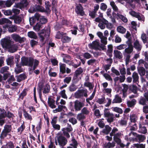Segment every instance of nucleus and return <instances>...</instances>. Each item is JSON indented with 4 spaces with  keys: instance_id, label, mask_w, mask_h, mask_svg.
I'll use <instances>...</instances> for the list:
<instances>
[{
    "instance_id": "1",
    "label": "nucleus",
    "mask_w": 148,
    "mask_h": 148,
    "mask_svg": "<svg viewBox=\"0 0 148 148\" xmlns=\"http://www.w3.org/2000/svg\"><path fill=\"white\" fill-rule=\"evenodd\" d=\"M111 132L110 134V135L111 136H113V140L116 143H119L121 141L120 138L123 134L121 132H118V130L116 127H114L111 130Z\"/></svg>"
},
{
    "instance_id": "2",
    "label": "nucleus",
    "mask_w": 148,
    "mask_h": 148,
    "mask_svg": "<svg viewBox=\"0 0 148 148\" xmlns=\"http://www.w3.org/2000/svg\"><path fill=\"white\" fill-rule=\"evenodd\" d=\"M133 47L132 45H129L128 47L126 48L123 52L124 56L125 58V61L126 64H127L130 61L131 56V54L133 51Z\"/></svg>"
},
{
    "instance_id": "3",
    "label": "nucleus",
    "mask_w": 148,
    "mask_h": 148,
    "mask_svg": "<svg viewBox=\"0 0 148 148\" xmlns=\"http://www.w3.org/2000/svg\"><path fill=\"white\" fill-rule=\"evenodd\" d=\"M106 27L109 29H111L114 27L113 25L104 18H102V22L99 23L98 26L101 29H104Z\"/></svg>"
},
{
    "instance_id": "4",
    "label": "nucleus",
    "mask_w": 148,
    "mask_h": 148,
    "mask_svg": "<svg viewBox=\"0 0 148 148\" xmlns=\"http://www.w3.org/2000/svg\"><path fill=\"white\" fill-rule=\"evenodd\" d=\"M88 46L91 49L99 50L104 49V47L100 45L99 42L97 40L94 41L92 43H90Z\"/></svg>"
},
{
    "instance_id": "5",
    "label": "nucleus",
    "mask_w": 148,
    "mask_h": 148,
    "mask_svg": "<svg viewBox=\"0 0 148 148\" xmlns=\"http://www.w3.org/2000/svg\"><path fill=\"white\" fill-rule=\"evenodd\" d=\"M56 139L58 145L62 147V148L67 143V139L61 135H58L56 136Z\"/></svg>"
},
{
    "instance_id": "6",
    "label": "nucleus",
    "mask_w": 148,
    "mask_h": 148,
    "mask_svg": "<svg viewBox=\"0 0 148 148\" xmlns=\"http://www.w3.org/2000/svg\"><path fill=\"white\" fill-rule=\"evenodd\" d=\"M12 127L11 125H5L4 127V129L2 132L0 136V137L4 138L6 137L8 134L11 131Z\"/></svg>"
},
{
    "instance_id": "7",
    "label": "nucleus",
    "mask_w": 148,
    "mask_h": 148,
    "mask_svg": "<svg viewBox=\"0 0 148 148\" xmlns=\"http://www.w3.org/2000/svg\"><path fill=\"white\" fill-rule=\"evenodd\" d=\"M12 41L9 37H7L1 40V43L3 47L7 49L9 47L11 44Z\"/></svg>"
},
{
    "instance_id": "8",
    "label": "nucleus",
    "mask_w": 148,
    "mask_h": 148,
    "mask_svg": "<svg viewBox=\"0 0 148 148\" xmlns=\"http://www.w3.org/2000/svg\"><path fill=\"white\" fill-rule=\"evenodd\" d=\"M38 34L40 40L43 42L46 38H47L49 37L50 33L49 31L47 32L44 29H42Z\"/></svg>"
},
{
    "instance_id": "9",
    "label": "nucleus",
    "mask_w": 148,
    "mask_h": 148,
    "mask_svg": "<svg viewBox=\"0 0 148 148\" xmlns=\"http://www.w3.org/2000/svg\"><path fill=\"white\" fill-rule=\"evenodd\" d=\"M87 92L88 91L86 89L79 90L75 93V96L77 98H79L83 96L87 97L88 96Z\"/></svg>"
},
{
    "instance_id": "10",
    "label": "nucleus",
    "mask_w": 148,
    "mask_h": 148,
    "mask_svg": "<svg viewBox=\"0 0 148 148\" xmlns=\"http://www.w3.org/2000/svg\"><path fill=\"white\" fill-rule=\"evenodd\" d=\"M12 39L16 42H18L20 43H22L26 40V39L24 37H21L19 35L13 34L11 35Z\"/></svg>"
},
{
    "instance_id": "11",
    "label": "nucleus",
    "mask_w": 148,
    "mask_h": 148,
    "mask_svg": "<svg viewBox=\"0 0 148 148\" xmlns=\"http://www.w3.org/2000/svg\"><path fill=\"white\" fill-rule=\"evenodd\" d=\"M84 105L83 102L80 101L78 100H76L74 103V107L75 111L77 112L80 111Z\"/></svg>"
},
{
    "instance_id": "12",
    "label": "nucleus",
    "mask_w": 148,
    "mask_h": 148,
    "mask_svg": "<svg viewBox=\"0 0 148 148\" xmlns=\"http://www.w3.org/2000/svg\"><path fill=\"white\" fill-rule=\"evenodd\" d=\"M28 11L29 12L32 13L36 11L43 12L44 11V8L41 6L36 5L34 7H30Z\"/></svg>"
},
{
    "instance_id": "13",
    "label": "nucleus",
    "mask_w": 148,
    "mask_h": 148,
    "mask_svg": "<svg viewBox=\"0 0 148 148\" xmlns=\"http://www.w3.org/2000/svg\"><path fill=\"white\" fill-rule=\"evenodd\" d=\"M42 88H43V93H47L49 92L50 90V87L49 85L47 84L45 86L42 87V86L40 85L39 86L38 88V92L40 95H41V90Z\"/></svg>"
},
{
    "instance_id": "14",
    "label": "nucleus",
    "mask_w": 148,
    "mask_h": 148,
    "mask_svg": "<svg viewBox=\"0 0 148 148\" xmlns=\"http://www.w3.org/2000/svg\"><path fill=\"white\" fill-rule=\"evenodd\" d=\"M28 5V2L27 0H22L19 3L16 4L14 7L20 9L26 7Z\"/></svg>"
},
{
    "instance_id": "15",
    "label": "nucleus",
    "mask_w": 148,
    "mask_h": 148,
    "mask_svg": "<svg viewBox=\"0 0 148 148\" xmlns=\"http://www.w3.org/2000/svg\"><path fill=\"white\" fill-rule=\"evenodd\" d=\"M130 14L132 16L137 18L138 20L144 21L145 20L144 16L141 14L132 11L129 12Z\"/></svg>"
},
{
    "instance_id": "16",
    "label": "nucleus",
    "mask_w": 148,
    "mask_h": 148,
    "mask_svg": "<svg viewBox=\"0 0 148 148\" xmlns=\"http://www.w3.org/2000/svg\"><path fill=\"white\" fill-rule=\"evenodd\" d=\"M19 61V59L17 58L16 61V67L15 69V71L17 74L23 71V69L21 68V64H19L18 62Z\"/></svg>"
},
{
    "instance_id": "17",
    "label": "nucleus",
    "mask_w": 148,
    "mask_h": 148,
    "mask_svg": "<svg viewBox=\"0 0 148 148\" xmlns=\"http://www.w3.org/2000/svg\"><path fill=\"white\" fill-rule=\"evenodd\" d=\"M75 12L77 13L82 16H83L84 14L83 7L80 4H78L76 6Z\"/></svg>"
},
{
    "instance_id": "18",
    "label": "nucleus",
    "mask_w": 148,
    "mask_h": 148,
    "mask_svg": "<svg viewBox=\"0 0 148 148\" xmlns=\"http://www.w3.org/2000/svg\"><path fill=\"white\" fill-rule=\"evenodd\" d=\"M133 45L134 47L138 51L141 50L142 47L138 40H136L134 41L133 43Z\"/></svg>"
},
{
    "instance_id": "19",
    "label": "nucleus",
    "mask_w": 148,
    "mask_h": 148,
    "mask_svg": "<svg viewBox=\"0 0 148 148\" xmlns=\"http://www.w3.org/2000/svg\"><path fill=\"white\" fill-rule=\"evenodd\" d=\"M8 51L11 53H14L16 51L17 49V47L15 44H12V43L7 48Z\"/></svg>"
},
{
    "instance_id": "20",
    "label": "nucleus",
    "mask_w": 148,
    "mask_h": 148,
    "mask_svg": "<svg viewBox=\"0 0 148 148\" xmlns=\"http://www.w3.org/2000/svg\"><path fill=\"white\" fill-rule=\"evenodd\" d=\"M78 145L77 141L74 139H72L71 142L67 148H77Z\"/></svg>"
},
{
    "instance_id": "21",
    "label": "nucleus",
    "mask_w": 148,
    "mask_h": 148,
    "mask_svg": "<svg viewBox=\"0 0 148 148\" xmlns=\"http://www.w3.org/2000/svg\"><path fill=\"white\" fill-rule=\"evenodd\" d=\"M62 57L63 58V60L64 62L69 65L71 64V59L69 56L66 54H63Z\"/></svg>"
},
{
    "instance_id": "22",
    "label": "nucleus",
    "mask_w": 148,
    "mask_h": 148,
    "mask_svg": "<svg viewBox=\"0 0 148 148\" xmlns=\"http://www.w3.org/2000/svg\"><path fill=\"white\" fill-rule=\"evenodd\" d=\"M86 116L81 112L78 113L76 117L77 119L79 121H81V124L83 123V120L86 118Z\"/></svg>"
},
{
    "instance_id": "23",
    "label": "nucleus",
    "mask_w": 148,
    "mask_h": 148,
    "mask_svg": "<svg viewBox=\"0 0 148 148\" xmlns=\"http://www.w3.org/2000/svg\"><path fill=\"white\" fill-rule=\"evenodd\" d=\"M14 57L13 56L9 57L6 60V61L8 65L11 66L14 64Z\"/></svg>"
},
{
    "instance_id": "24",
    "label": "nucleus",
    "mask_w": 148,
    "mask_h": 148,
    "mask_svg": "<svg viewBox=\"0 0 148 148\" xmlns=\"http://www.w3.org/2000/svg\"><path fill=\"white\" fill-rule=\"evenodd\" d=\"M111 130V127L108 125H106L105 127V128L103 129L102 132L103 133L107 135L110 133Z\"/></svg>"
},
{
    "instance_id": "25",
    "label": "nucleus",
    "mask_w": 148,
    "mask_h": 148,
    "mask_svg": "<svg viewBox=\"0 0 148 148\" xmlns=\"http://www.w3.org/2000/svg\"><path fill=\"white\" fill-rule=\"evenodd\" d=\"M122 101L121 98L119 97L118 95H116L115 97L113 100L112 102L113 103H120Z\"/></svg>"
},
{
    "instance_id": "26",
    "label": "nucleus",
    "mask_w": 148,
    "mask_h": 148,
    "mask_svg": "<svg viewBox=\"0 0 148 148\" xmlns=\"http://www.w3.org/2000/svg\"><path fill=\"white\" fill-rule=\"evenodd\" d=\"M115 142H108L104 144V147L105 148H112L114 147L115 145Z\"/></svg>"
},
{
    "instance_id": "27",
    "label": "nucleus",
    "mask_w": 148,
    "mask_h": 148,
    "mask_svg": "<svg viewBox=\"0 0 148 148\" xmlns=\"http://www.w3.org/2000/svg\"><path fill=\"white\" fill-rule=\"evenodd\" d=\"M114 54L116 58L120 59L123 58L122 53L118 50H114Z\"/></svg>"
},
{
    "instance_id": "28",
    "label": "nucleus",
    "mask_w": 148,
    "mask_h": 148,
    "mask_svg": "<svg viewBox=\"0 0 148 148\" xmlns=\"http://www.w3.org/2000/svg\"><path fill=\"white\" fill-rule=\"evenodd\" d=\"M23 115L26 120L31 121L32 119V116L25 110H23Z\"/></svg>"
},
{
    "instance_id": "29",
    "label": "nucleus",
    "mask_w": 148,
    "mask_h": 148,
    "mask_svg": "<svg viewBox=\"0 0 148 148\" xmlns=\"http://www.w3.org/2000/svg\"><path fill=\"white\" fill-rule=\"evenodd\" d=\"M136 100L133 99L131 101H127V104L129 107H132L134 106L136 103Z\"/></svg>"
},
{
    "instance_id": "30",
    "label": "nucleus",
    "mask_w": 148,
    "mask_h": 148,
    "mask_svg": "<svg viewBox=\"0 0 148 148\" xmlns=\"http://www.w3.org/2000/svg\"><path fill=\"white\" fill-rule=\"evenodd\" d=\"M1 3L5 5L6 7H10L13 4L14 1L12 0H8L5 1H4Z\"/></svg>"
},
{
    "instance_id": "31",
    "label": "nucleus",
    "mask_w": 148,
    "mask_h": 148,
    "mask_svg": "<svg viewBox=\"0 0 148 148\" xmlns=\"http://www.w3.org/2000/svg\"><path fill=\"white\" fill-rule=\"evenodd\" d=\"M132 77L133 78V82L137 83L138 82L139 76L137 73L136 72L133 73L132 75Z\"/></svg>"
},
{
    "instance_id": "32",
    "label": "nucleus",
    "mask_w": 148,
    "mask_h": 148,
    "mask_svg": "<svg viewBox=\"0 0 148 148\" xmlns=\"http://www.w3.org/2000/svg\"><path fill=\"white\" fill-rule=\"evenodd\" d=\"M28 57H23L21 58V64L22 66H27Z\"/></svg>"
},
{
    "instance_id": "33",
    "label": "nucleus",
    "mask_w": 148,
    "mask_h": 148,
    "mask_svg": "<svg viewBox=\"0 0 148 148\" xmlns=\"http://www.w3.org/2000/svg\"><path fill=\"white\" fill-rule=\"evenodd\" d=\"M27 35L29 37L31 38L36 39L37 38V36L36 34L33 31H30L27 33Z\"/></svg>"
},
{
    "instance_id": "34",
    "label": "nucleus",
    "mask_w": 148,
    "mask_h": 148,
    "mask_svg": "<svg viewBox=\"0 0 148 148\" xmlns=\"http://www.w3.org/2000/svg\"><path fill=\"white\" fill-rule=\"evenodd\" d=\"M59 65L60 72H62L63 74L65 73L66 71V65L61 63L59 64Z\"/></svg>"
},
{
    "instance_id": "35",
    "label": "nucleus",
    "mask_w": 148,
    "mask_h": 148,
    "mask_svg": "<svg viewBox=\"0 0 148 148\" xmlns=\"http://www.w3.org/2000/svg\"><path fill=\"white\" fill-rule=\"evenodd\" d=\"M138 118L137 116L134 114H130V120L131 123H134Z\"/></svg>"
},
{
    "instance_id": "36",
    "label": "nucleus",
    "mask_w": 148,
    "mask_h": 148,
    "mask_svg": "<svg viewBox=\"0 0 148 148\" xmlns=\"http://www.w3.org/2000/svg\"><path fill=\"white\" fill-rule=\"evenodd\" d=\"M108 50L107 53L110 57L112 56V51L113 47L112 45H109L108 46Z\"/></svg>"
},
{
    "instance_id": "37",
    "label": "nucleus",
    "mask_w": 148,
    "mask_h": 148,
    "mask_svg": "<svg viewBox=\"0 0 148 148\" xmlns=\"http://www.w3.org/2000/svg\"><path fill=\"white\" fill-rule=\"evenodd\" d=\"M5 23L11 24L12 23V22L7 18H3L0 19V24L2 25Z\"/></svg>"
},
{
    "instance_id": "38",
    "label": "nucleus",
    "mask_w": 148,
    "mask_h": 148,
    "mask_svg": "<svg viewBox=\"0 0 148 148\" xmlns=\"http://www.w3.org/2000/svg\"><path fill=\"white\" fill-rule=\"evenodd\" d=\"M81 112L86 116L89 114L90 111L87 108L85 107L82 109Z\"/></svg>"
},
{
    "instance_id": "39",
    "label": "nucleus",
    "mask_w": 148,
    "mask_h": 148,
    "mask_svg": "<svg viewBox=\"0 0 148 148\" xmlns=\"http://www.w3.org/2000/svg\"><path fill=\"white\" fill-rule=\"evenodd\" d=\"M138 72L141 76H143L145 74V71L143 67H140L138 69Z\"/></svg>"
},
{
    "instance_id": "40",
    "label": "nucleus",
    "mask_w": 148,
    "mask_h": 148,
    "mask_svg": "<svg viewBox=\"0 0 148 148\" xmlns=\"http://www.w3.org/2000/svg\"><path fill=\"white\" fill-rule=\"evenodd\" d=\"M117 30L118 32L123 34L125 32L126 30L123 26H119L117 27Z\"/></svg>"
},
{
    "instance_id": "41",
    "label": "nucleus",
    "mask_w": 148,
    "mask_h": 148,
    "mask_svg": "<svg viewBox=\"0 0 148 148\" xmlns=\"http://www.w3.org/2000/svg\"><path fill=\"white\" fill-rule=\"evenodd\" d=\"M48 104L50 107L52 108H54L56 107L55 105V101L52 99H51L48 101Z\"/></svg>"
},
{
    "instance_id": "42",
    "label": "nucleus",
    "mask_w": 148,
    "mask_h": 148,
    "mask_svg": "<svg viewBox=\"0 0 148 148\" xmlns=\"http://www.w3.org/2000/svg\"><path fill=\"white\" fill-rule=\"evenodd\" d=\"M110 5L115 12H118V8L114 1L110 2Z\"/></svg>"
},
{
    "instance_id": "43",
    "label": "nucleus",
    "mask_w": 148,
    "mask_h": 148,
    "mask_svg": "<svg viewBox=\"0 0 148 148\" xmlns=\"http://www.w3.org/2000/svg\"><path fill=\"white\" fill-rule=\"evenodd\" d=\"M34 62V60L33 58L31 57H29L28 59L27 66L32 67L33 64Z\"/></svg>"
},
{
    "instance_id": "44",
    "label": "nucleus",
    "mask_w": 148,
    "mask_h": 148,
    "mask_svg": "<svg viewBox=\"0 0 148 148\" xmlns=\"http://www.w3.org/2000/svg\"><path fill=\"white\" fill-rule=\"evenodd\" d=\"M42 25L40 23H37L34 26L33 29L36 32H38L40 29L42 28Z\"/></svg>"
},
{
    "instance_id": "45",
    "label": "nucleus",
    "mask_w": 148,
    "mask_h": 148,
    "mask_svg": "<svg viewBox=\"0 0 148 148\" xmlns=\"http://www.w3.org/2000/svg\"><path fill=\"white\" fill-rule=\"evenodd\" d=\"M17 29V27L15 25H12L9 26L8 28L9 32L12 33L15 32Z\"/></svg>"
},
{
    "instance_id": "46",
    "label": "nucleus",
    "mask_w": 148,
    "mask_h": 148,
    "mask_svg": "<svg viewBox=\"0 0 148 148\" xmlns=\"http://www.w3.org/2000/svg\"><path fill=\"white\" fill-rule=\"evenodd\" d=\"M112 109L113 111L118 112L119 114H122L123 112V111L121 108L117 107H112Z\"/></svg>"
},
{
    "instance_id": "47",
    "label": "nucleus",
    "mask_w": 148,
    "mask_h": 148,
    "mask_svg": "<svg viewBox=\"0 0 148 148\" xmlns=\"http://www.w3.org/2000/svg\"><path fill=\"white\" fill-rule=\"evenodd\" d=\"M112 90L110 88H106L102 89V92L104 94H106L107 95L111 94Z\"/></svg>"
},
{
    "instance_id": "48",
    "label": "nucleus",
    "mask_w": 148,
    "mask_h": 148,
    "mask_svg": "<svg viewBox=\"0 0 148 148\" xmlns=\"http://www.w3.org/2000/svg\"><path fill=\"white\" fill-rule=\"evenodd\" d=\"M106 117L107 118V121L108 123H111L113 122L114 120V115L113 113Z\"/></svg>"
},
{
    "instance_id": "49",
    "label": "nucleus",
    "mask_w": 148,
    "mask_h": 148,
    "mask_svg": "<svg viewBox=\"0 0 148 148\" xmlns=\"http://www.w3.org/2000/svg\"><path fill=\"white\" fill-rule=\"evenodd\" d=\"M22 20V18L19 16H17L14 18V22L16 24H18L20 23Z\"/></svg>"
},
{
    "instance_id": "50",
    "label": "nucleus",
    "mask_w": 148,
    "mask_h": 148,
    "mask_svg": "<svg viewBox=\"0 0 148 148\" xmlns=\"http://www.w3.org/2000/svg\"><path fill=\"white\" fill-rule=\"evenodd\" d=\"M97 102L99 104H104L106 103V99L105 97H102L101 98H99L97 99Z\"/></svg>"
},
{
    "instance_id": "51",
    "label": "nucleus",
    "mask_w": 148,
    "mask_h": 148,
    "mask_svg": "<svg viewBox=\"0 0 148 148\" xmlns=\"http://www.w3.org/2000/svg\"><path fill=\"white\" fill-rule=\"evenodd\" d=\"M129 125V127L130 128L129 130L130 131H134L137 129V126L136 123L132 124V123H130Z\"/></svg>"
},
{
    "instance_id": "52",
    "label": "nucleus",
    "mask_w": 148,
    "mask_h": 148,
    "mask_svg": "<svg viewBox=\"0 0 148 148\" xmlns=\"http://www.w3.org/2000/svg\"><path fill=\"white\" fill-rule=\"evenodd\" d=\"M117 16L120 18L122 21L123 22L125 23L127 22V19L125 17L123 16L122 15L120 14L119 13L116 14Z\"/></svg>"
},
{
    "instance_id": "53",
    "label": "nucleus",
    "mask_w": 148,
    "mask_h": 148,
    "mask_svg": "<svg viewBox=\"0 0 148 148\" xmlns=\"http://www.w3.org/2000/svg\"><path fill=\"white\" fill-rule=\"evenodd\" d=\"M84 85L85 86L88 87L89 90L92 89L94 86L92 83L90 82H85Z\"/></svg>"
},
{
    "instance_id": "54",
    "label": "nucleus",
    "mask_w": 148,
    "mask_h": 148,
    "mask_svg": "<svg viewBox=\"0 0 148 148\" xmlns=\"http://www.w3.org/2000/svg\"><path fill=\"white\" fill-rule=\"evenodd\" d=\"M139 132L143 134H145L147 132V130L145 126H139Z\"/></svg>"
},
{
    "instance_id": "55",
    "label": "nucleus",
    "mask_w": 148,
    "mask_h": 148,
    "mask_svg": "<svg viewBox=\"0 0 148 148\" xmlns=\"http://www.w3.org/2000/svg\"><path fill=\"white\" fill-rule=\"evenodd\" d=\"M65 35V34L64 33L62 39L63 42H68L71 40V38L67 36H66Z\"/></svg>"
},
{
    "instance_id": "56",
    "label": "nucleus",
    "mask_w": 148,
    "mask_h": 148,
    "mask_svg": "<svg viewBox=\"0 0 148 148\" xmlns=\"http://www.w3.org/2000/svg\"><path fill=\"white\" fill-rule=\"evenodd\" d=\"M103 75L107 80L111 81H112V78L109 74L107 73H104L103 74Z\"/></svg>"
},
{
    "instance_id": "57",
    "label": "nucleus",
    "mask_w": 148,
    "mask_h": 148,
    "mask_svg": "<svg viewBox=\"0 0 148 148\" xmlns=\"http://www.w3.org/2000/svg\"><path fill=\"white\" fill-rule=\"evenodd\" d=\"M6 116V113L5 110L3 109L0 108V116L5 117Z\"/></svg>"
},
{
    "instance_id": "58",
    "label": "nucleus",
    "mask_w": 148,
    "mask_h": 148,
    "mask_svg": "<svg viewBox=\"0 0 148 148\" xmlns=\"http://www.w3.org/2000/svg\"><path fill=\"white\" fill-rule=\"evenodd\" d=\"M104 115L106 117L112 114V113H110L109 110L107 108H105L104 109Z\"/></svg>"
},
{
    "instance_id": "59",
    "label": "nucleus",
    "mask_w": 148,
    "mask_h": 148,
    "mask_svg": "<svg viewBox=\"0 0 148 148\" xmlns=\"http://www.w3.org/2000/svg\"><path fill=\"white\" fill-rule=\"evenodd\" d=\"M133 147L136 148H145V145L142 144H133Z\"/></svg>"
},
{
    "instance_id": "60",
    "label": "nucleus",
    "mask_w": 148,
    "mask_h": 148,
    "mask_svg": "<svg viewBox=\"0 0 148 148\" xmlns=\"http://www.w3.org/2000/svg\"><path fill=\"white\" fill-rule=\"evenodd\" d=\"M3 12L4 14L7 16L11 15L12 14V12L11 10H3Z\"/></svg>"
},
{
    "instance_id": "61",
    "label": "nucleus",
    "mask_w": 148,
    "mask_h": 148,
    "mask_svg": "<svg viewBox=\"0 0 148 148\" xmlns=\"http://www.w3.org/2000/svg\"><path fill=\"white\" fill-rule=\"evenodd\" d=\"M111 71L113 73L115 74L116 75L119 76L120 75V73L117 70L115 69L114 67H112L111 68Z\"/></svg>"
},
{
    "instance_id": "62",
    "label": "nucleus",
    "mask_w": 148,
    "mask_h": 148,
    "mask_svg": "<svg viewBox=\"0 0 148 148\" xmlns=\"http://www.w3.org/2000/svg\"><path fill=\"white\" fill-rule=\"evenodd\" d=\"M61 97L63 98L67 99V97L65 93V90H63L60 91V93Z\"/></svg>"
},
{
    "instance_id": "63",
    "label": "nucleus",
    "mask_w": 148,
    "mask_h": 148,
    "mask_svg": "<svg viewBox=\"0 0 148 148\" xmlns=\"http://www.w3.org/2000/svg\"><path fill=\"white\" fill-rule=\"evenodd\" d=\"M25 77L26 76L24 74L20 75L17 77V81L20 82L22 80L24 79Z\"/></svg>"
},
{
    "instance_id": "64",
    "label": "nucleus",
    "mask_w": 148,
    "mask_h": 148,
    "mask_svg": "<svg viewBox=\"0 0 148 148\" xmlns=\"http://www.w3.org/2000/svg\"><path fill=\"white\" fill-rule=\"evenodd\" d=\"M146 100L143 97H141L139 101V103L140 104L144 105L146 104Z\"/></svg>"
}]
</instances>
